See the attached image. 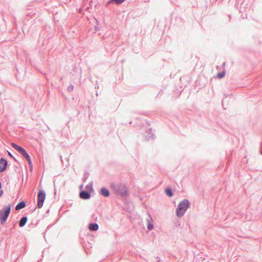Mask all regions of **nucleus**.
Masks as SVG:
<instances>
[{"mask_svg":"<svg viewBox=\"0 0 262 262\" xmlns=\"http://www.w3.org/2000/svg\"><path fill=\"white\" fill-rule=\"evenodd\" d=\"M22 156L26 159V160H27V161H28L29 160H31V158L30 157V156L29 155V154L27 152L26 150H25V151H24L23 153H22Z\"/></svg>","mask_w":262,"mask_h":262,"instance_id":"13","label":"nucleus"},{"mask_svg":"<svg viewBox=\"0 0 262 262\" xmlns=\"http://www.w3.org/2000/svg\"><path fill=\"white\" fill-rule=\"evenodd\" d=\"M28 219L27 216L22 217L19 222V226L20 227H24L27 222Z\"/></svg>","mask_w":262,"mask_h":262,"instance_id":"11","label":"nucleus"},{"mask_svg":"<svg viewBox=\"0 0 262 262\" xmlns=\"http://www.w3.org/2000/svg\"><path fill=\"white\" fill-rule=\"evenodd\" d=\"M89 175H90V173L88 172H85L84 173V177L83 178V182H85L86 180V179L88 178Z\"/></svg>","mask_w":262,"mask_h":262,"instance_id":"18","label":"nucleus"},{"mask_svg":"<svg viewBox=\"0 0 262 262\" xmlns=\"http://www.w3.org/2000/svg\"><path fill=\"white\" fill-rule=\"evenodd\" d=\"M148 218L146 219V221L148 223V226L147 228L149 230H151L154 229V225L150 223V220H152V218L150 216V215L148 213Z\"/></svg>","mask_w":262,"mask_h":262,"instance_id":"9","label":"nucleus"},{"mask_svg":"<svg viewBox=\"0 0 262 262\" xmlns=\"http://www.w3.org/2000/svg\"><path fill=\"white\" fill-rule=\"evenodd\" d=\"M73 89H74V86L72 84L70 85L68 88V90L69 92L73 91Z\"/></svg>","mask_w":262,"mask_h":262,"instance_id":"20","label":"nucleus"},{"mask_svg":"<svg viewBox=\"0 0 262 262\" xmlns=\"http://www.w3.org/2000/svg\"><path fill=\"white\" fill-rule=\"evenodd\" d=\"M46 198V193L45 192L41 190L38 192L37 195V207L39 208H41L44 202V201Z\"/></svg>","mask_w":262,"mask_h":262,"instance_id":"4","label":"nucleus"},{"mask_svg":"<svg viewBox=\"0 0 262 262\" xmlns=\"http://www.w3.org/2000/svg\"><path fill=\"white\" fill-rule=\"evenodd\" d=\"M86 188L90 191H92L93 190V184H92V182H91V183H90L89 184H88L86 186Z\"/></svg>","mask_w":262,"mask_h":262,"instance_id":"15","label":"nucleus"},{"mask_svg":"<svg viewBox=\"0 0 262 262\" xmlns=\"http://www.w3.org/2000/svg\"><path fill=\"white\" fill-rule=\"evenodd\" d=\"M225 75V71H223L222 72H220L217 74V77H219V78H223Z\"/></svg>","mask_w":262,"mask_h":262,"instance_id":"17","label":"nucleus"},{"mask_svg":"<svg viewBox=\"0 0 262 262\" xmlns=\"http://www.w3.org/2000/svg\"><path fill=\"white\" fill-rule=\"evenodd\" d=\"M1 188H2V183H1V182H0V189H1Z\"/></svg>","mask_w":262,"mask_h":262,"instance_id":"23","label":"nucleus"},{"mask_svg":"<svg viewBox=\"0 0 262 262\" xmlns=\"http://www.w3.org/2000/svg\"><path fill=\"white\" fill-rule=\"evenodd\" d=\"M100 194L104 197H108L110 195L108 189L105 187H103L100 189Z\"/></svg>","mask_w":262,"mask_h":262,"instance_id":"8","label":"nucleus"},{"mask_svg":"<svg viewBox=\"0 0 262 262\" xmlns=\"http://www.w3.org/2000/svg\"><path fill=\"white\" fill-rule=\"evenodd\" d=\"M189 202L187 199H184L178 205L176 209V214L179 217H182L189 206Z\"/></svg>","mask_w":262,"mask_h":262,"instance_id":"2","label":"nucleus"},{"mask_svg":"<svg viewBox=\"0 0 262 262\" xmlns=\"http://www.w3.org/2000/svg\"><path fill=\"white\" fill-rule=\"evenodd\" d=\"M26 206V203L24 201H21L18 203L15 206V209L16 210H20L24 208Z\"/></svg>","mask_w":262,"mask_h":262,"instance_id":"12","label":"nucleus"},{"mask_svg":"<svg viewBox=\"0 0 262 262\" xmlns=\"http://www.w3.org/2000/svg\"><path fill=\"white\" fill-rule=\"evenodd\" d=\"M11 146L13 148H14L15 150H16L21 154H22V153L26 150L24 148L17 145L15 143H12Z\"/></svg>","mask_w":262,"mask_h":262,"instance_id":"7","label":"nucleus"},{"mask_svg":"<svg viewBox=\"0 0 262 262\" xmlns=\"http://www.w3.org/2000/svg\"><path fill=\"white\" fill-rule=\"evenodd\" d=\"M111 187L115 193L122 197L127 195L128 191L125 185L122 183L112 184Z\"/></svg>","mask_w":262,"mask_h":262,"instance_id":"1","label":"nucleus"},{"mask_svg":"<svg viewBox=\"0 0 262 262\" xmlns=\"http://www.w3.org/2000/svg\"><path fill=\"white\" fill-rule=\"evenodd\" d=\"M11 205H8L0 210V222L1 224H4L7 221L11 211Z\"/></svg>","mask_w":262,"mask_h":262,"instance_id":"3","label":"nucleus"},{"mask_svg":"<svg viewBox=\"0 0 262 262\" xmlns=\"http://www.w3.org/2000/svg\"><path fill=\"white\" fill-rule=\"evenodd\" d=\"M159 261H160V259H158V261H157V262H159Z\"/></svg>","mask_w":262,"mask_h":262,"instance_id":"25","label":"nucleus"},{"mask_svg":"<svg viewBox=\"0 0 262 262\" xmlns=\"http://www.w3.org/2000/svg\"><path fill=\"white\" fill-rule=\"evenodd\" d=\"M82 187H83V185H81V186H80V188H82Z\"/></svg>","mask_w":262,"mask_h":262,"instance_id":"24","label":"nucleus"},{"mask_svg":"<svg viewBox=\"0 0 262 262\" xmlns=\"http://www.w3.org/2000/svg\"><path fill=\"white\" fill-rule=\"evenodd\" d=\"M28 164H29V167L30 168V170L32 171V169H33V164H32V161H31V160H29L28 161H27Z\"/></svg>","mask_w":262,"mask_h":262,"instance_id":"19","label":"nucleus"},{"mask_svg":"<svg viewBox=\"0 0 262 262\" xmlns=\"http://www.w3.org/2000/svg\"><path fill=\"white\" fill-rule=\"evenodd\" d=\"M99 228V226L97 223H91L89 224V229L91 231H97Z\"/></svg>","mask_w":262,"mask_h":262,"instance_id":"10","label":"nucleus"},{"mask_svg":"<svg viewBox=\"0 0 262 262\" xmlns=\"http://www.w3.org/2000/svg\"><path fill=\"white\" fill-rule=\"evenodd\" d=\"M124 0H111L108 3H115L118 4H122Z\"/></svg>","mask_w":262,"mask_h":262,"instance_id":"16","label":"nucleus"},{"mask_svg":"<svg viewBox=\"0 0 262 262\" xmlns=\"http://www.w3.org/2000/svg\"><path fill=\"white\" fill-rule=\"evenodd\" d=\"M7 164V161L5 159L2 158L0 159V172H2L6 170Z\"/></svg>","mask_w":262,"mask_h":262,"instance_id":"5","label":"nucleus"},{"mask_svg":"<svg viewBox=\"0 0 262 262\" xmlns=\"http://www.w3.org/2000/svg\"><path fill=\"white\" fill-rule=\"evenodd\" d=\"M91 194L87 191H81L79 193V197L83 200H88L91 198Z\"/></svg>","mask_w":262,"mask_h":262,"instance_id":"6","label":"nucleus"},{"mask_svg":"<svg viewBox=\"0 0 262 262\" xmlns=\"http://www.w3.org/2000/svg\"><path fill=\"white\" fill-rule=\"evenodd\" d=\"M3 193H4V191L3 190H0V196L3 195Z\"/></svg>","mask_w":262,"mask_h":262,"instance_id":"22","label":"nucleus"},{"mask_svg":"<svg viewBox=\"0 0 262 262\" xmlns=\"http://www.w3.org/2000/svg\"><path fill=\"white\" fill-rule=\"evenodd\" d=\"M165 192H166V194L168 196H170V197H171L173 196V193L172 192V190L170 188H166L165 189Z\"/></svg>","mask_w":262,"mask_h":262,"instance_id":"14","label":"nucleus"},{"mask_svg":"<svg viewBox=\"0 0 262 262\" xmlns=\"http://www.w3.org/2000/svg\"><path fill=\"white\" fill-rule=\"evenodd\" d=\"M8 155L9 156L12 158L15 161H17L16 159L13 157V156L10 152L8 151Z\"/></svg>","mask_w":262,"mask_h":262,"instance_id":"21","label":"nucleus"}]
</instances>
